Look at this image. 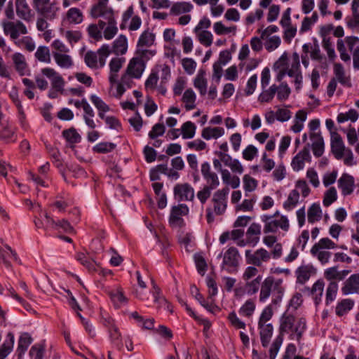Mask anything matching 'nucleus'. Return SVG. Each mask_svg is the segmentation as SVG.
Returning a JSON list of instances; mask_svg holds the SVG:
<instances>
[{
    "mask_svg": "<svg viewBox=\"0 0 359 359\" xmlns=\"http://www.w3.org/2000/svg\"><path fill=\"white\" fill-rule=\"evenodd\" d=\"M284 292L282 279L268 276L262 282L259 301L264 303L271 297V304L276 306L282 302Z\"/></svg>",
    "mask_w": 359,
    "mask_h": 359,
    "instance_id": "2",
    "label": "nucleus"
},
{
    "mask_svg": "<svg viewBox=\"0 0 359 359\" xmlns=\"http://www.w3.org/2000/svg\"><path fill=\"white\" fill-rule=\"evenodd\" d=\"M42 74L49 79L51 82L52 88L56 92L64 93L65 81L62 76L54 69L50 67H45L41 69Z\"/></svg>",
    "mask_w": 359,
    "mask_h": 359,
    "instance_id": "12",
    "label": "nucleus"
},
{
    "mask_svg": "<svg viewBox=\"0 0 359 359\" xmlns=\"http://www.w3.org/2000/svg\"><path fill=\"white\" fill-rule=\"evenodd\" d=\"M243 188L245 192H252L257 187V181L248 175H245L243 177Z\"/></svg>",
    "mask_w": 359,
    "mask_h": 359,
    "instance_id": "56",
    "label": "nucleus"
},
{
    "mask_svg": "<svg viewBox=\"0 0 359 359\" xmlns=\"http://www.w3.org/2000/svg\"><path fill=\"white\" fill-rule=\"evenodd\" d=\"M90 15L94 18L102 17L105 20L114 16L113 10L108 7L107 4L100 3L91 8Z\"/></svg>",
    "mask_w": 359,
    "mask_h": 359,
    "instance_id": "22",
    "label": "nucleus"
},
{
    "mask_svg": "<svg viewBox=\"0 0 359 359\" xmlns=\"http://www.w3.org/2000/svg\"><path fill=\"white\" fill-rule=\"evenodd\" d=\"M109 45H102L97 52L89 50L84 55L86 65L91 69L103 67L106 63V59L111 53Z\"/></svg>",
    "mask_w": 359,
    "mask_h": 359,
    "instance_id": "5",
    "label": "nucleus"
},
{
    "mask_svg": "<svg viewBox=\"0 0 359 359\" xmlns=\"http://www.w3.org/2000/svg\"><path fill=\"white\" fill-rule=\"evenodd\" d=\"M44 351V347L42 345L36 344L32 346L29 355L34 359H43Z\"/></svg>",
    "mask_w": 359,
    "mask_h": 359,
    "instance_id": "64",
    "label": "nucleus"
},
{
    "mask_svg": "<svg viewBox=\"0 0 359 359\" xmlns=\"http://www.w3.org/2000/svg\"><path fill=\"white\" fill-rule=\"evenodd\" d=\"M261 234V226L259 224L252 223L246 231V239L248 245L255 246L259 241V236Z\"/></svg>",
    "mask_w": 359,
    "mask_h": 359,
    "instance_id": "29",
    "label": "nucleus"
},
{
    "mask_svg": "<svg viewBox=\"0 0 359 359\" xmlns=\"http://www.w3.org/2000/svg\"><path fill=\"white\" fill-rule=\"evenodd\" d=\"M155 36L152 33L144 31L140 36L138 46H150L154 41Z\"/></svg>",
    "mask_w": 359,
    "mask_h": 359,
    "instance_id": "54",
    "label": "nucleus"
},
{
    "mask_svg": "<svg viewBox=\"0 0 359 359\" xmlns=\"http://www.w3.org/2000/svg\"><path fill=\"white\" fill-rule=\"evenodd\" d=\"M196 95L191 88L187 89L182 96V100L184 103V107L187 111L196 107Z\"/></svg>",
    "mask_w": 359,
    "mask_h": 359,
    "instance_id": "39",
    "label": "nucleus"
},
{
    "mask_svg": "<svg viewBox=\"0 0 359 359\" xmlns=\"http://www.w3.org/2000/svg\"><path fill=\"white\" fill-rule=\"evenodd\" d=\"M333 70L334 74V77L332 78L333 79H335L337 82H339L344 86H351L350 76L346 74L342 65L339 63L334 64Z\"/></svg>",
    "mask_w": 359,
    "mask_h": 359,
    "instance_id": "28",
    "label": "nucleus"
},
{
    "mask_svg": "<svg viewBox=\"0 0 359 359\" xmlns=\"http://www.w3.org/2000/svg\"><path fill=\"white\" fill-rule=\"evenodd\" d=\"M325 283L323 280H318L312 286L311 289L307 288L306 290L312 295L316 304L321 301V297L323 294Z\"/></svg>",
    "mask_w": 359,
    "mask_h": 359,
    "instance_id": "35",
    "label": "nucleus"
},
{
    "mask_svg": "<svg viewBox=\"0 0 359 359\" xmlns=\"http://www.w3.org/2000/svg\"><path fill=\"white\" fill-rule=\"evenodd\" d=\"M337 185L342 196H349L355 188L354 177L348 173H343L337 180Z\"/></svg>",
    "mask_w": 359,
    "mask_h": 359,
    "instance_id": "15",
    "label": "nucleus"
},
{
    "mask_svg": "<svg viewBox=\"0 0 359 359\" xmlns=\"http://www.w3.org/2000/svg\"><path fill=\"white\" fill-rule=\"evenodd\" d=\"M173 192L175 199L179 201H192L194 198V190L188 183L177 184Z\"/></svg>",
    "mask_w": 359,
    "mask_h": 359,
    "instance_id": "14",
    "label": "nucleus"
},
{
    "mask_svg": "<svg viewBox=\"0 0 359 359\" xmlns=\"http://www.w3.org/2000/svg\"><path fill=\"white\" fill-rule=\"evenodd\" d=\"M337 199V192L334 187L329 188L324 194L323 197V205L325 207L330 206L332 203L336 201Z\"/></svg>",
    "mask_w": 359,
    "mask_h": 359,
    "instance_id": "49",
    "label": "nucleus"
},
{
    "mask_svg": "<svg viewBox=\"0 0 359 359\" xmlns=\"http://www.w3.org/2000/svg\"><path fill=\"white\" fill-rule=\"evenodd\" d=\"M201 174L207 182V185L212 188H217L219 185V177L215 172L211 170L210 165L208 162L201 164Z\"/></svg>",
    "mask_w": 359,
    "mask_h": 359,
    "instance_id": "21",
    "label": "nucleus"
},
{
    "mask_svg": "<svg viewBox=\"0 0 359 359\" xmlns=\"http://www.w3.org/2000/svg\"><path fill=\"white\" fill-rule=\"evenodd\" d=\"M189 213V208L185 204H179L172 208L170 210L169 224L172 228H180L184 225L182 216Z\"/></svg>",
    "mask_w": 359,
    "mask_h": 359,
    "instance_id": "10",
    "label": "nucleus"
},
{
    "mask_svg": "<svg viewBox=\"0 0 359 359\" xmlns=\"http://www.w3.org/2000/svg\"><path fill=\"white\" fill-rule=\"evenodd\" d=\"M199 42L208 47L210 46L212 43V34L210 32L206 30L198 31V33H195Z\"/></svg>",
    "mask_w": 359,
    "mask_h": 359,
    "instance_id": "53",
    "label": "nucleus"
},
{
    "mask_svg": "<svg viewBox=\"0 0 359 359\" xmlns=\"http://www.w3.org/2000/svg\"><path fill=\"white\" fill-rule=\"evenodd\" d=\"M331 149L337 159H341L344 155V144L341 137L337 132H331Z\"/></svg>",
    "mask_w": 359,
    "mask_h": 359,
    "instance_id": "19",
    "label": "nucleus"
},
{
    "mask_svg": "<svg viewBox=\"0 0 359 359\" xmlns=\"http://www.w3.org/2000/svg\"><path fill=\"white\" fill-rule=\"evenodd\" d=\"M3 28L5 34L9 36L12 40H17L20 35L27 33L26 26L19 20L4 22Z\"/></svg>",
    "mask_w": 359,
    "mask_h": 359,
    "instance_id": "11",
    "label": "nucleus"
},
{
    "mask_svg": "<svg viewBox=\"0 0 359 359\" xmlns=\"http://www.w3.org/2000/svg\"><path fill=\"white\" fill-rule=\"evenodd\" d=\"M341 292L344 295L359 294V273L351 275L344 282Z\"/></svg>",
    "mask_w": 359,
    "mask_h": 359,
    "instance_id": "18",
    "label": "nucleus"
},
{
    "mask_svg": "<svg viewBox=\"0 0 359 359\" xmlns=\"http://www.w3.org/2000/svg\"><path fill=\"white\" fill-rule=\"evenodd\" d=\"M276 93L278 100L283 101L288 98L291 90L286 83H282L279 86H277Z\"/></svg>",
    "mask_w": 359,
    "mask_h": 359,
    "instance_id": "58",
    "label": "nucleus"
},
{
    "mask_svg": "<svg viewBox=\"0 0 359 359\" xmlns=\"http://www.w3.org/2000/svg\"><path fill=\"white\" fill-rule=\"evenodd\" d=\"M354 301L351 299H344L337 303L335 307V313L337 316L341 317L347 314L353 307Z\"/></svg>",
    "mask_w": 359,
    "mask_h": 359,
    "instance_id": "34",
    "label": "nucleus"
},
{
    "mask_svg": "<svg viewBox=\"0 0 359 359\" xmlns=\"http://www.w3.org/2000/svg\"><path fill=\"white\" fill-rule=\"evenodd\" d=\"M193 9V5L187 1L174 3L170 11V15H180L189 13Z\"/></svg>",
    "mask_w": 359,
    "mask_h": 359,
    "instance_id": "32",
    "label": "nucleus"
},
{
    "mask_svg": "<svg viewBox=\"0 0 359 359\" xmlns=\"http://www.w3.org/2000/svg\"><path fill=\"white\" fill-rule=\"evenodd\" d=\"M338 291V284L337 282H332L328 284L326 290V304H328L332 302L337 295Z\"/></svg>",
    "mask_w": 359,
    "mask_h": 359,
    "instance_id": "57",
    "label": "nucleus"
},
{
    "mask_svg": "<svg viewBox=\"0 0 359 359\" xmlns=\"http://www.w3.org/2000/svg\"><path fill=\"white\" fill-rule=\"evenodd\" d=\"M240 259L238 250L235 247H231L224 252L222 268L228 273H235L237 271Z\"/></svg>",
    "mask_w": 359,
    "mask_h": 359,
    "instance_id": "8",
    "label": "nucleus"
},
{
    "mask_svg": "<svg viewBox=\"0 0 359 359\" xmlns=\"http://www.w3.org/2000/svg\"><path fill=\"white\" fill-rule=\"evenodd\" d=\"M311 155L309 151V144L304 147L295 156L293 157L291 162V167L294 171H299L304 167L306 161H311Z\"/></svg>",
    "mask_w": 359,
    "mask_h": 359,
    "instance_id": "16",
    "label": "nucleus"
},
{
    "mask_svg": "<svg viewBox=\"0 0 359 359\" xmlns=\"http://www.w3.org/2000/svg\"><path fill=\"white\" fill-rule=\"evenodd\" d=\"M116 147V144L111 142H100L93 147V149L97 153H108L113 151Z\"/></svg>",
    "mask_w": 359,
    "mask_h": 359,
    "instance_id": "60",
    "label": "nucleus"
},
{
    "mask_svg": "<svg viewBox=\"0 0 359 359\" xmlns=\"http://www.w3.org/2000/svg\"><path fill=\"white\" fill-rule=\"evenodd\" d=\"M62 135L66 139V140L71 144L78 143L81 140V135L74 128L63 130Z\"/></svg>",
    "mask_w": 359,
    "mask_h": 359,
    "instance_id": "48",
    "label": "nucleus"
},
{
    "mask_svg": "<svg viewBox=\"0 0 359 359\" xmlns=\"http://www.w3.org/2000/svg\"><path fill=\"white\" fill-rule=\"evenodd\" d=\"M215 189L216 188H212L211 186L205 185L201 190L198 191L197 197L202 204H204L207 201L211 196L212 190Z\"/></svg>",
    "mask_w": 359,
    "mask_h": 359,
    "instance_id": "62",
    "label": "nucleus"
},
{
    "mask_svg": "<svg viewBox=\"0 0 359 359\" xmlns=\"http://www.w3.org/2000/svg\"><path fill=\"white\" fill-rule=\"evenodd\" d=\"M67 20L70 23L79 24L83 21L82 12L77 8H71L66 14Z\"/></svg>",
    "mask_w": 359,
    "mask_h": 359,
    "instance_id": "46",
    "label": "nucleus"
},
{
    "mask_svg": "<svg viewBox=\"0 0 359 359\" xmlns=\"http://www.w3.org/2000/svg\"><path fill=\"white\" fill-rule=\"evenodd\" d=\"M274 305L270 304L269 306H266L259 317L258 325L262 324H268L267 322L272 318L273 316V309L272 307Z\"/></svg>",
    "mask_w": 359,
    "mask_h": 359,
    "instance_id": "59",
    "label": "nucleus"
},
{
    "mask_svg": "<svg viewBox=\"0 0 359 359\" xmlns=\"http://www.w3.org/2000/svg\"><path fill=\"white\" fill-rule=\"evenodd\" d=\"M76 260L81 262L84 266H86L90 271H95L97 264L95 262L88 259L86 255L83 252H79L76 255Z\"/></svg>",
    "mask_w": 359,
    "mask_h": 359,
    "instance_id": "51",
    "label": "nucleus"
},
{
    "mask_svg": "<svg viewBox=\"0 0 359 359\" xmlns=\"http://www.w3.org/2000/svg\"><path fill=\"white\" fill-rule=\"evenodd\" d=\"M308 222L313 224L318 222L322 218V210L318 204H312L307 212Z\"/></svg>",
    "mask_w": 359,
    "mask_h": 359,
    "instance_id": "41",
    "label": "nucleus"
},
{
    "mask_svg": "<svg viewBox=\"0 0 359 359\" xmlns=\"http://www.w3.org/2000/svg\"><path fill=\"white\" fill-rule=\"evenodd\" d=\"M261 284L262 276L259 275L252 280L246 281L245 287L247 293L250 295L256 294L259 291V289H261Z\"/></svg>",
    "mask_w": 359,
    "mask_h": 359,
    "instance_id": "44",
    "label": "nucleus"
},
{
    "mask_svg": "<svg viewBox=\"0 0 359 359\" xmlns=\"http://www.w3.org/2000/svg\"><path fill=\"white\" fill-rule=\"evenodd\" d=\"M294 273L297 283L304 285L316 274V270L311 264H302L295 270Z\"/></svg>",
    "mask_w": 359,
    "mask_h": 359,
    "instance_id": "17",
    "label": "nucleus"
},
{
    "mask_svg": "<svg viewBox=\"0 0 359 359\" xmlns=\"http://www.w3.org/2000/svg\"><path fill=\"white\" fill-rule=\"evenodd\" d=\"M11 58L14 67L20 75H25L29 72L28 64L23 54L15 53L12 55Z\"/></svg>",
    "mask_w": 359,
    "mask_h": 359,
    "instance_id": "25",
    "label": "nucleus"
},
{
    "mask_svg": "<svg viewBox=\"0 0 359 359\" xmlns=\"http://www.w3.org/2000/svg\"><path fill=\"white\" fill-rule=\"evenodd\" d=\"M299 199V191L297 189L292 190L287 199L285 201L283 204V207L286 210H292L294 207L297 205Z\"/></svg>",
    "mask_w": 359,
    "mask_h": 359,
    "instance_id": "47",
    "label": "nucleus"
},
{
    "mask_svg": "<svg viewBox=\"0 0 359 359\" xmlns=\"http://www.w3.org/2000/svg\"><path fill=\"white\" fill-rule=\"evenodd\" d=\"M306 330V320L304 318H296L292 314L285 313L280 318L279 334L273 341L269 348L270 359H275L283 344L284 334H290V339L300 342Z\"/></svg>",
    "mask_w": 359,
    "mask_h": 359,
    "instance_id": "1",
    "label": "nucleus"
},
{
    "mask_svg": "<svg viewBox=\"0 0 359 359\" xmlns=\"http://www.w3.org/2000/svg\"><path fill=\"white\" fill-rule=\"evenodd\" d=\"M351 270L344 269L339 271L337 266L327 268L324 271V277L330 283L344 280L350 274Z\"/></svg>",
    "mask_w": 359,
    "mask_h": 359,
    "instance_id": "20",
    "label": "nucleus"
},
{
    "mask_svg": "<svg viewBox=\"0 0 359 359\" xmlns=\"http://www.w3.org/2000/svg\"><path fill=\"white\" fill-rule=\"evenodd\" d=\"M256 309L255 302L252 299H248L239 309L238 313L240 315L250 318Z\"/></svg>",
    "mask_w": 359,
    "mask_h": 359,
    "instance_id": "42",
    "label": "nucleus"
},
{
    "mask_svg": "<svg viewBox=\"0 0 359 359\" xmlns=\"http://www.w3.org/2000/svg\"><path fill=\"white\" fill-rule=\"evenodd\" d=\"M34 7L40 16L52 21L57 18L60 8L55 0H33Z\"/></svg>",
    "mask_w": 359,
    "mask_h": 359,
    "instance_id": "6",
    "label": "nucleus"
},
{
    "mask_svg": "<svg viewBox=\"0 0 359 359\" xmlns=\"http://www.w3.org/2000/svg\"><path fill=\"white\" fill-rule=\"evenodd\" d=\"M205 74L204 71H200L194 80V86L198 90L201 96H204L207 93L208 81Z\"/></svg>",
    "mask_w": 359,
    "mask_h": 359,
    "instance_id": "37",
    "label": "nucleus"
},
{
    "mask_svg": "<svg viewBox=\"0 0 359 359\" xmlns=\"http://www.w3.org/2000/svg\"><path fill=\"white\" fill-rule=\"evenodd\" d=\"M224 134V130L221 127H205L201 131V137L206 140L217 139Z\"/></svg>",
    "mask_w": 359,
    "mask_h": 359,
    "instance_id": "33",
    "label": "nucleus"
},
{
    "mask_svg": "<svg viewBox=\"0 0 359 359\" xmlns=\"http://www.w3.org/2000/svg\"><path fill=\"white\" fill-rule=\"evenodd\" d=\"M149 52L145 50L142 52V55L140 57L132 58L126 68V72L132 76L134 79H140L145 69V62L143 60V55Z\"/></svg>",
    "mask_w": 359,
    "mask_h": 359,
    "instance_id": "13",
    "label": "nucleus"
},
{
    "mask_svg": "<svg viewBox=\"0 0 359 359\" xmlns=\"http://www.w3.org/2000/svg\"><path fill=\"white\" fill-rule=\"evenodd\" d=\"M310 138L312 142L311 148L313 155L318 158L324 153V140L319 133H311Z\"/></svg>",
    "mask_w": 359,
    "mask_h": 359,
    "instance_id": "26",
    "label": "nucleus"
},
{
    "mask_svg": "<svg viewBox=\"0 0 359 359\" xmlns=\"http://www.w3.org/2000/svg\"><path fill=\"white\" fill-rule=\"evenodd\" d=\"M337 244L329 238H323L316 243L311 249V254L322 264L329 262L332 253L326 250L334 249Z\"/></svg>",
    "mask_w": 359,
    "mask_h": 359,
    "instance_id": "4",
    "label": "nucleus"
},
{
    "mask_svg": "<svg viewBox=\"0 0 359 359\" xmlns=\"http://www.w3.org/2000/svg\"><path fill=\"white\" fill-rule=\"evenodd\" d=\"M261 220L264 223V232L276 233L279 229L283 231H287L290 229L289 220L285 215H280L279 211H276L273 215H263Z\"/></svg>",
    "mask_w": 359,
    "mask_h": 359,
    "instance_id": "3",
    "label": "nucleus"
},
{
    "mask_svg": "<svg viewBox=\"0 0 359 359\" xmlns=\"http://www.w3.org/2000/svg\"><path fill=\"white\" fill-rule=\"evenodd\" d=\"M15 43L18 46H22L29 52H32L36 45L33 39L30 36H24L18 41H15Z\"/></svg>",
    "mask_w": 359,
    "mask_h": 359,
    "instance_id": "55",
    "label": "nucleus"
},
{
    "mask_svg": "<svg viewBox=\"0 0 359 359\" xmlns=\"http://www.w3.org/2000/svg\"><path fill=\"white\" fill-rule=\"evenodd\" d=\"M17 15L26 22H30L33 18L32 10L27 0H15Z\"/></svg>",
    "mask_w": 359,
    "mask_h": 359,
    "instance_id": "23",
    "label": "nucleus"
},
{
    "mask_svg": "<svg viewBox=\"0 0 359 359\" xmlns=\"http://www.w3.org/2000/svg\"><path fill=\"white\" fill-rule=\"evenodd\" d=\"M165 131V127L163 123H156L149 133V138L155 140L159 136H162Z\"/></svg>",
    "mask_w": 359,
    "mask_h": 359,
    "instance_id": "63",
    "label": "nucleus"
},
{
    "mask_svg": "<svg viewBox=\"0 0 359 359\" xmlns=\"http://www.w3.org/2000/svg\"><path fill=\"white\" fill-rule=\"evenodd\" d=\"M107 21V26L104 30V37L107 39H111L118 32L116 27V22L114 16L106 20Z\"/></svg>",
    "mask_w": 359,
    "mask_h": 359,
    "instance_id": "43",
    "label": "nucleus"
},
{
    "mask_svg": "<svg viewBox=\"0 0 359 359\" xmlns=\"http://www.w3.org/2000/svg\"><path fill=\"white\" fill-rule=\"evenodd\" d=\"M229 192L228 187L216 191L211 200L213 204V212L217 215H223L227 207V196Z\"/></svg>",
    "mask_w": 359,
    "mask_h": 359,
    "instance_id": "9",
    "label": "nucleus"
},
{
    "mask_svg": "<svg viewBox=\"0 0 359 359\" xmlns=\"http://www.w3.org/2000/svg\"><path fill=\"white\" fill-rule=\"evenodd\" d=\"M53 56L55 63L62 69H69L74 65L72 57L66 53L53 52Z\"/></svg>",
    "mask_w": 359,
    "mask_h": 359,
    "instance_id": "31",
    "label": "nucleus"
},
{
    "mask_svg": "<svg viewBox=\"0 0 359 359\" xmlns=\"http://www.w3.org/2000/svg\"><path fill=\"white\" fill-rule=\"evenodd\" d=\"M277 91V86L272 85L269 89L264 90L259 96V100L261 102H271Z\"/></svg>",
    "mask_w": 359,
    "mask_h": 359,
    "instance_id": "52",
    "label": "nucleus"
},
{
    "mask_svg": "<svg viewBox=\"0 0 359 359\" xmlns=\"http://www.w3.org/2000/svg\"><path fill=\"white\" fill-rule=\"evenodd\" d=\"M108 294L115 308L119 309L127 304L128 299L124 295L121 287H116L108 292Z\"/></svg>",
    "mask_w": 359,
    "mask_h": 359,
    "instance_id": "24",
    "label": "nucleus"
},
{
    "mask_svg": "<svg viewBox=\"0 0 359 359\" xmlns=\"http://www.w3.org/2000/svg\"><path fill=\"white\" fill-rule=\"evenodd\" d=\"M261 343L263 347L269 346L273 335V327L271 323L258 325Z\"/></svg>",
    "mask_w": 359,
    "mask_h": 359,
    "instance_id": "30",
    "label": "nucleus"
},
{
    "mask_svg": "<svg viewBox=\"0 0 359 359\" xmlns=\"http://www.w3.org/2000/svg\"><path fill=\"white\" fill-rule=\"evenodd\" d=\"M34 57L40 62L49 64L51 62L50 49L45 46H40L37 48Z\"/></svg>",
    "mask_w": 359,
    "mask_h": 359,
    "instance_id": "40",
    "label": "nucleus"
},
{
    "mask_svg": "<svg viewBox=\"0 0 359 359\" xmlns=\"http://www.w3.org/2000/svg\"><path fill=\"white\" fill-rule=\"evenodd\" d=\"M213 29L217 35L226 34L231 32L235 34L236 32V26L233 25L231 27H226L222 22H215L213 25Z\"/></svg>",
    "mask_w": 359,
    "mask_h": 359,
    "instance_id": "50",
    "label": "nucleus"
},
{
    "mask_svg": "<svg viewBox=\"0 0 359 359\" xmlns=\"http://www.w3.org/2000/svg\"><path fill=\"white\" fill-rule=\"evenodd\" d=\"M32 342V339L28 333L25 332L21 334L18 340V345L17 348V353L20 358L26 352Z\"/></svg>",
    "mask_w": 359,
    "mask_h": 359,
    "instance_id": "36",
    "label": "nucleus"
},
{
    "mask_svg": "<svg viewBox=\"0 0 359 359\" xmlns=\"http://www.w3.org/2000/svg\"><path fill=\"white\" fill-rule=\"evenodd\" d=\"M180 130L183 139H191L196 134V126L191 121H186L182 124Z\"/></svg>",
    "mask_w": 359,
    "mask_h": 359,
    "instance_id": "45",
    "label": "nucleus"
},
{
    "mask_svg": "<svg viewBox=\"0 0 359 359\" xmlns=\"http://www.w3.org/2000/svg\"><path fill=\"white\" fill-rule=\"evenodd\" d=\"M286 168L283 163H279L272 173L273 180L278 182L282 181L286 177Z\"/></svg>",
    "mask_w": 359,
    "mask_h": 359,
    "instance_id": "61",
    "label": "nucleus"
},
{
    "mask_svg": "<svg viewBox=\"0 0 359 359\" xmlns=\"http://www.w3.org/2000/svg\"><path fill=\"white\" fill-rule=\"evenodd\" d=\"M124 60L119 57H114L109 62V81L112 86L114 83H117L118 80V72L121 69Z\"/></svg>",
    "mask_w": 359,
    "mask_h": 359,
    "instance_id": "27",
    "label": "nucleus"
},
{
    "mask_svg": "<svg viewBox=\"0 0 359 359\" xmlns=\"http://www.w3.org/2000/svg\"><path fill=\"white\" fill-rule=\"evenodd\" d=\"M246 262L255 266L260 267L264 263L271 259V253L266 249L261 248L252 252L247 250L245 252Z\"/></svg>",
    "mask_w": 359,
    "mask_h": 359,
    "instance_id": "7",
    "label": "nucleus"
},
{
    "mask_svg": "<svg viewBox=\"0 0 359 359\" xmlns=\"http://www.w3.org/2000/svg\"><path fill=\"white\" fill-rule=\"evenodd\" d=\"M127 48V39L121 34L114 41L112 52L116 55H123L126 53Z\"/></svg>",
    "mask_w": 359,
    "mask_h": 359,
    "instance_id": "38",
    "label": "nucleus"
}]
</instances>
